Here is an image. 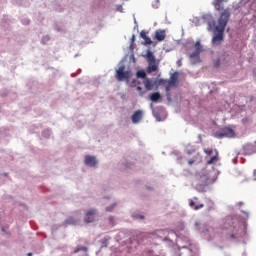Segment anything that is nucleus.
<instances>
[{
  "label": "nucleus",
  "mask_w": 256,
  "mask_h": 256,
  "mask_svg": "<svg viewBox=\"0 0 256 256\" xmlns=\"http://www.w3.org/2000/svg\"><path fill=\"white\" fill-rule=\"evenodd\" d=\"M230 19V10L224 9L220 14V18L218 19V25H216L215 20L208 22V31H212L214 29V36L212 39V44L214 46H219L224 40V30Z\"/></svg>",
  "instance_id": "f257e3e1"
},
{
  "label": "nucleus",
  "mask_w": 256,
  "mask_h": 256,
  "mask_svg": "<svg viewBox=\"0 0 256 256\" xmlns=\"http://www.w3.org/2000/svg\"><path fill=\"white\" fill-rule=\"evenodd\" d=\"M224 228L228 230L231 239H239L244 235L241 224L236 218H227Z\"/></svg>",
  "instance_id": "f03ea898"
},
{
  "label": "nucleus",
  "mask_w": 256,
  "mask_h": 256,
  "mask_svg": "<svg viewBox=\"0 0 256 256\" xmlns=\"http://www.w3.org/2000/svg\"><path fill=\"white\" fill-rule=\"evenodd\" d=\"M161 83L165 84L167 83V85L165 86V91H166V95L168 97V99L170 98V90L171 88H176L178 85V75L177 73H174L170 76V80H160Z\"/></svg>",
  "instance_id": "7ed1b4c3"
},
{
  "label": "nucleus",
  "mask_w": 256,
  "mask_h": 256,
  "mask_svg": "<svg viewBox=\"0 0 256 256\" xmlns=\"http://www.w3.org/2000/svg\"><path fill=\"white\" fill-rule=\"evenodd\" d=\"M146 59L148 62L147 73L151 74V73L156 72L158 70V66L156 65L155 57L150 50H148V52L146 54Z\"/></svg>",
  "instance_id": "20e7f679"
},
{
  "label": "nucleus",
  "mask_w": 256,
  "mask_h": 256,
  "mask_svg": "<svg viewBox=\"0 0 256 256\" xmlns=\"http://www.w3.org/2000/svg\"><path fill=\"white\" fill-rule=\"evenodd\" d=\"M115 77L118 82L129 80L131 78V71H125V67L122 65L116 70Z\"/></svg>",
  "instance_id": "39448f33"
},
{
  "label": "nucleus",
  "mask_w": 256,
  "mask_h": 256,
  "mask_svg": "<svg viewBox=\"0 0 256 256\" xmlns=\"http://www.w3.org/2000/svg\"><path fill=\"white\" fill-rule=\"evenodd\" d=\"M202 52V46L199 41L195 44V51L190 55V59L193 65L200 62V53Z\"/></svg>",
  "instance_id": "423d86ee"
},
{
  "label": "nucleus",
  "mask_w": 256,
  "mask_h": 256,
  "mask_svg": "<svg viewBox=\"0 0 256 256\" xmlns=\"http://www.w3.org/2000/svg\"><path fill=\"white\" fill-rule=\"evenodd\" d=\"M235 136V132L233 129L229 128V127H226L222 130V132L220 133H216V138L218 139H222L224 137L226 138H234Z\"/></svg>",
  "instance_id": "0eeeda50"
},
{
  "label": "nucleus",
  "mask_w": 256,
  "mask_h": 256,
  "mask_svg": "<svg viewBox=\"0 0 256 256\" xmlns=\"http://www.w3.org/2000/svg\"><path fill=\"white\" fill-rule=\"evenodd\" d=\"M95 216H97V210L96 209H90L86 211L84 215V222L89 224L93 223L95 221Z\"/></svg>",
  "instance_id": "6e6552de"
},
{
  "label": "nucleus",
  "mask_w": 256,
  "mask_h": 256,
  "mask_svg": "<svg viewBox=\"0 0 256 256\" xmlns=\"http://www.w3.org/2000/svg\"><path fill=\"white\" fill-rule=\"evenodd\" d=\"M84 163L88 167H96L97 166V157L91 156V155H86L84 159Z\"/></svg>",
  "instance_id": "1a4fd4ad"
},
{
  "label": "nucleus",
  "mask_w": 256,
  "mask_h": 256,
  "mask_svg": "<svg viewBox=\"0 0 256 256\" xmlns=\"http://www.w3.org/2000/svg\"><path fill=\"white\" fill-rule=\"evenodd\" d=\"M131 119L133 124H139V122H141V120L143 119V111L142 110L135 111Z\"/></svg>",
  "instance_id": "9d476101"
},
{
  "label": "nucleus",
  "mask_w": 256,
  "mask_h": 256,
  "mask_svg": "<svg viewBox=\"0 0 256 256\" xmlns=\"http://www.w3.org/2000/svg\"><path fill=\"white\" fill-rule=\"evenodd\" d=\"M166 38V31L158 29L155 32V40L158 42H163Z\"/></svg>",
  "instance_id": "9b49d317"
},
{
  "label": "nucleus",
  "mask_w": 256,
  "mask_h": 256,
  "mask_svg": "<svg viewBox=\"0 0 256 256\" xmlns=\"http://www.w3.org/2000/svg\"><path fill=\"white\" fill-rule=\"evenodd\" d=\"M144 87L147 91H152L154 88V83L151 79L145 78L143 81Z\"/></svg>",
  "instance_id": "f8f14e48"
},
{
  "label": "nucleus",
  "mask_w": 256,
  "mask_h": 256,
  "mask_svg": "<svg viewBox=\"0 0 256 256\" xmlns=\"http://www.w3.org/2000/svg\"><path fill=\"white\" fill-rule=\"evenodd\" d=\"M224 0H214L212 2V5L216 9V11H223L224 6H223Z\"/></svg>",
  "instance_id": "ddd939ff"
},
{
  "label": "nucleus",
  "mask_w": 256,
  "mask_h": 256,
  "mask_svg": "<svg viewBox=\"0 0 256 256\" xmlns=\"http://www.w3.org/2000/svg\"><path fill=\"white\" fill-rule=\"evenodd\" d=\"M189 206L197 211L202 209L204 207V204L195 205V202L192 199H189Z\"/></svg>",
  "instance_id": "4468645a"
},
{
  "label": "nucleus",
  "mask_w": 256,
  "mask_h": 256,
  "mask_svg": "<svg viewBox=\"0 0 256 256\" xmlns=\"http://www.w3.org/2000/svg\"><path fill=\"white\" fill-rule=\"evenodd\" d=\"M160 98H161V96H160V93H159V92H154V93H152V94L150 95V100H151L152 102H157V101H159Z\"/></svg>",
  "instance_id": "2eb2a0df"
},
{
  "label": "nucleus",
  "mask_w": 256,
  "mask_h": 256,
  "mask_svg": "<svg viewBox=\"0 0 256 256\" xmlns=\"http://www.w3.org/2000/svg\"><path fill=\"white\" fill-rule=\"evenodd\" d=\"M218 160H219L218 152L216 151V155L212 156L210 158V160L207 161V165H212V164L216 163Z\"/></svg>",
  "instance_id": "dca6fc26"
},
{
  "label": "nucleus",
  "mask_w": 256,
  "mask_h": 256,
  "mask_svg": "<svg viewBox=\"0 0 256 256\" xmlns=\"http://www.w3.org/2000/svg\"><path fill=\"white\" fill-rule=\"evenodd\" d=\"M136 77L140 79H147V74L145 73V71L140 70L136 73Z\"/></svg>",
  "instance_id": "f3484780"
},
{
  "label": "nucleus",
  "mask_w": 256,
  "mask_h": 256,
  "mask_svg": "<svg viewBox=\"0 0 256 256\" xmlns=\"http://www.w3.org/2000/svg\"><path fill=\"white\" fill-rule=\"evenodd\" d=\"M77 221L75 218L73 217H69L67 220H66V224L68 225H76Z\"/></svg>",
  "instance_id": "a211bd4d"
},
{
  "label": "nucleus",
  "mask_w": 256,
  "mask_h": 256,
  "mask_svg": "<svg viewBox=\"0 0 256 256\" xmlns=\"http://www.w3.org/2000/svg\"><path fill=\"white\" fill-rule=\"evenodd\" d=\"M136 90L140 93V96H143L146 93V91H143V87L141 86H137Z\"/></svg>",
  "instance_id": "6ab92c4d"
},
{
  "label": "nucleus",
  "mask_w": 256,
  "mask_h": 256,
  "mask_svg": "<svg viewBox=\"0 0 256 256\" xmlns=\"http://www.w3.org/2000/svg\"><path fill=\"white\" fill-rule=\"evenodd\" d=\"M113 209H115V203L112 204L111 206L106 207V211H107V212H112Z\"/></svg>",
  "instance_id": "aec40b11"
},
{
  "label": "nucleus",
  "mask_w": 256,
  "mask_h": 256,
  "mask_svg": "<svg viewBox=\"0 0 256 256\" xmlns=\"http://www.w3.org/2000/svg\"><path fill=\"white\" fill-rule=\"evenodd\" d=\"M140 36H141V38L143 39V40H145L148 36H147V32H145V31H141L140 32Z\"/></svg>",
  "instance_id": "412c9836"
},
{
  "label": "nucleus",
  "mask_w": 256,
  "mask_h": 256,
  "mask_svg": "<svg viewBox=\"0 0 256 256\" xmlns=\"http://www.w3.org/2000/svg\"><path fill=\"white\" fill-rule=\"evenodd\" d=\"M144 41H145V45H151L152 44V40L149 37L145 38Z\"/></svg>",
  "instance_id": "4be33fe9"
},
{
  "label": "nucleus",
  "mask_w": 256,
  "mask_h": 256,
  "mask_svg": "<svg viewBox=\"0 0 256 256\" xmlns=\"http://www.w3.org/2000/svg\"><path fill=\"white\" fill-rule=\"evenodd\" d=\"M212 149H204V153L208 156L212 155Z\"/></svg>",
  "instance_id": "5701e85b"
},
{
  "label": "nucleus",
  "mask_w": 256,
  "mask_h": 256,
  "mask_svg": "<svg viewBox=\"0 0 256 256\" xmlns=\"http://www.w3.org/2000/svg\"><path fill=\"white\" fill-rule=\"evenodd\" d=\"M220 64H221V60L219 59V60H217V62L215 63V67H216V68L220 67Z\"/></svg>",
  "instance_id": "b1692460"
},
{
  "label": "nucleus",
  "mask_w": 256,
  "mask_h": 256,
  "mask_svg": "<svg viewBox=\"0 0 256 256\" xmlns=\"http://www.w3.org/2000/svg\"><path fill=\"white\" fill-rule=\"evenodd\" d=\"M195 163V160L194 159H190L189 161H188V164L191 166V165H193Z\"/></svg>",
  "instance_id": "393cba45"
},
{
  "label": "nucleus",
  "mask_w": 256,
  "mask_h": 256,
  "mask_svg": "<svg viewBox=\"0 0 256 256\" xmlns=\"http://www.w3.org/2000/svg\"><path fill=\"white\" fill-rule=\"evenodd\" d=\"M27 256H33L32 252L27 253Z\"/></svg>",
  "instance_id": "a878e982"
},
{
  "label": "nucleus",
  "mask_w": 256,
  "mask_h": 256,
  "mask_svg": "<svg viewBox=\"0 0 256 256\" xmlns=\"http://www.w3.org/2000/svg\"><path fill=\"white\" fill-rule=\"evenodd\" d=\"M140 219H145V217L143 215H140Z\"/></svg>",
  "instance_id": "bb28decb"
},
{
  "label": "nucleus",
  "mask_w": 256,
  "mask_h": 256,
  "mask_svg": "<svg viewBox=\"0 0 256 256\" xmlns=\"http://www.w3.org/2000/svg\"><path fill=\"white\" fill-rule=\"evenodd\" d=\"M132 39L135 40V35L132 36Z\"/></svg>",
  "instance_id": "cd10ccee"
},
{
  "label": "nucleus",
  "mask_w": 256,
  "mask_h": 256,
  "mask_svg": "<svg viewBox=\"0 0 256 256\" xmlns=\"http://www.w3.org/2000/svg\"><path fill=\"white\" fill-rule=\"evenodd\" d=\"M194 200H197V197H194Z\"/></svg>",
  "instance_id": "c85d7f7f"
},
{
  "label": "nucleus",
  "mask_w": 256,
  "mask_h": 256,
  "mask_svg": "<svg viewBox=\"0 0 256 256\" xmlns=\"http://www.w3.org/2000/svg\"><path fill=\"white\" fill-rule=\"evenodd\" d=\"M255 173H256V170H255Z\"/></svg>",
  "instance_id": "c756f323"
}]
</instances>
